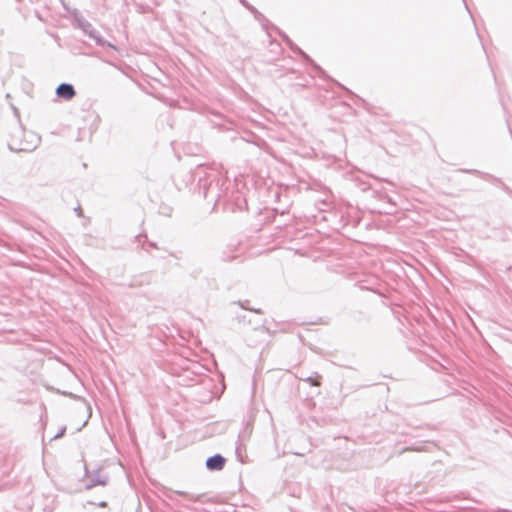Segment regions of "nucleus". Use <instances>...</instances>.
<instances>
[{
    "instance_id": "3",
    "label": "nucleus",
    "mask_w": 512,
    "mask_h": 512,
    "mask_svg": "<svg viewBox=\"0 0 512 512\" xmlns=\"http://www.w3.org/2000/svg\"><path fill=\"white\" fill-rule=\"evenodd\" d=\"M78 26L81 28V30L89 36L91 39H93L97 45L99 46H108L114 50H116V46L111 44L110 42L103 39V37L100 35L99 31L94 28V26L89 23L85 19H78Z\"/></svg>"
},
{
    "instance_id": "17",
    "label": "nucleus",
    "mask_w": 512,
    "mask_h": 512,
    "mask_svg": "<svg viewBox=\"0 0 512 512\" xmlns=\"http://www.w3.org/2000/svg\"><path fill=\"white\" fill-rule=\"evenodd\" d=\"M94 485H88L86 489H91Z\"/></svg>"
},
{
    "instance_id": "18",
    "label": "nucleus",
    "mask_w": 512,
    "mask_h": 512,
    "mask_svg": "<svg viewBox=\"0 0 512 512\" xmlns=\"http://www.w3.org/2000/svg\"><path fill=\"white\" fill-rule=\"evenodd\" d=\"M14 112L17 114L18 110L16 107H13Z\"/></svg>"
},
{
    "instance_id": "6",
    "label": "nucleus",
    "mask_w": 512,
    "mask_h": 512,
    "mask_svg": "<svg viewBox=\"0 0 512 512\" xmlns=\"http://www.w3.org/2000/svg\"><path fill=\"white\" fill-rule=\"evenodd\" d=\"M56 95L64 100H71L76 95L74 86L70 83H61L56 88Z\"/></svg>"
},
{
    "instance_id": "12",
    "label": "nucleus",
    "mask_w": 512,
    "mask_h": 512,
    "mask_svg": "<svg viewBox=\"0 0 512 512\" xmlns=\"http://www.w3.org/2000/svg\"><path fill=\"white\" fill-rule=\"evenodd\" d=\"M74 210H75V212L77 213V215H78L79 217H81V216H82V209H81V207H80V206L76 207Z\"/></svg>"
},
{
    "instance_id": "2",
    "label": "nucleus",
    "mask_w": 512,
    "mask_h": 512,
    "mask_svg": "<svg viewBox=\"0 0 512 512\" xmlns=\"http://www.w3.org/2000/svg\"><path fill=\"white\" fill-rule=\"evenodd\" d=\"M25 134L21 127H18L16 131L11 135V141L8 143V148L13 152H31L37 148L40 143V137L30 132L28 134L30 139H20V136Z\"/></svg>"
},
{
    "instance_id": "14",
    "label": "nucleus",
    "mask_w": 512,
    "mask_h": 512,
    "mask_svg": "<svg viewBox=\"0 0 512 512\" xmlns=\"http://www.w3.org/2000/svg\"><path fill=\"white\" fill-rule=\"evenodd\" d=\"M100 507L104 508L107 506V503L105 501H102L98 504Z\"/></svg>"
},
{
    "instance_id": "1",
    "label": "nucleus",
    "mask_w": 512,
    "mask_h": 512,
    "mask_svg": "<svg viewBox=\"0 0 512 512\" xmlns=\"http://www.w3.org/2000/svg\"><path fill=\"white\" fill-rule=\"evenodd\" d=\"M217 171L208 165L200 164L191 173L193 182H197L199 190L204 198H208L210 190L213 188L214 181L217 180Z\"/></svg>"
},
{
    "instance_id": "20",
    "label": "nucleus",
    "mask_w": 512,
    "mask_h": 512,
    "mask_svg": "<svg viewBox=\"0 0 512 512\" xmlns=\"http://www.w3.org/2000/svg\"><path fill=\"white\" fill-rule=\"evenodd\" d=\"M18 2H20L21 0H17Z\"/></svg>"
},
{
    "instance_id": "11",
    "label": "nucleus",
    "mask_w": 512,
    "mask_h": 512,
    "mask_svg": "<svg viewBox=\"0 0 512 512\" xmlns=\"http://www.w3.org/2000/svg\"><path fill=\"white\" fill-rule=\"evenodd\" d=\"M65 431L66 427H62L61 430L53 436L52 440L62 437L65 434Z\"/></svg>"
},
{
    "instance_id": "10",
    "label": "nucleus",
    "mask_w": 512,
    "mask_h": 512,
    "mask_svg": "<svg viewBox=\"0 0 512 512\" xmlns=\"http://www.w3.org/2000/svg\"><path fill=\"white\" fill-rule=\"evenodd\" d=\"M240 3L245 7L247 8L249 11H251L252 13L255 14V17H257L258 15H260V13L257 11V9L252 6L251 4H249L246 0H239Z\"/></svg>"
},
{
    "instance_id": "5",
    "label": "nucleus",
    "mask_w": 512,
    "mask_h": 512,
    "mask_svg": "<svg viewBox=\"0 0 512 512\" xmlns=\"http://www.w3.org/2000/svg\"><path fill=\"white\" fill-rule=\"evenodd\" d=\"M252 434V427L247 423L244 429L239 433L238 440L236 442V454L240 457L242 450L245 448V442L249 440Z\"/></svg>"
},
{
    "instance_id": "15",
    "label": "nucleus",
    "mask_w": 512,
    "mask_h": 512,
    "mask_svg": "<svg viewBox=\"0 0 512 512\" xmlns=\"http://www.w3.org/2000/svg\"><path fill=\"white\" fill-rule=\"evenodd\" d=\"M242 308L248 309L243 303L240 304Z\"/></svg>"
},
{
    "instance_id": "19",
    "label": "nucleus",
    "mask_w": 512,
    "mask_h": 512,
    "mask_svg": "<svg viewBox=\"0 0 512 512\" xmlns=\"http://www.w3.org/2000/svg\"><path fill=\"white\" fill-rule=\"evenodd\" d=\"M99 484H102V485H105L106 482L104 481H101V482H98Z\"/></svg>"
},
{
    "instance_id": "8",
    "label": "nucleus",
    "mask_w": 512,
    "mask_h": 512,
    "mask_svg": "<svg viewBox=\"0 0 512 512\" xmlns=\"http://www.w3.org/2000/svg\"><path fill=\"white\" fill-rule=\"evenodd\" d=\"M151 283V277L148 274H141L139 276H135L131 279L128 284L131 288L141 287L145 285H149Z\"/></svg>"
},
{
    "instance_id": "4",
    "label": "nucleus",
    "mask_w": 512,
    "mask_h": 512,
    "mask_svg": "<svg viewBox=\"0 0 512 512\" xmlns=\"http://www.w3.org/2000/svg\"><path fill=\"white\" fill-rule=\"evenodd\" d=\"M282 39L285 41V43L290 47V49L294 52L299 54L307 63H309L313 69L319 74H324L323 69L307 54L305 53L300 47H298L293 41L286 35H281Z\"/></svg>"
},
{
    "instance_id": "9",
    "label": "nucleus",
    "mask_w": 512,
    "mask_h": 512,
    "mask_svg": "<svg viewBox=\"0 0 512 512\" xmlns=\"http://www.w3.org/2000/svg\"><path fill=\"white\" fill-rule=\"evenodd\" d=\"M300 379L309 383L311 386L318 387V386H320L321 376L315 372L311 376H301Z\"/></svg>"
},
{
    "instance_id": "16",
    "label": "nucleus",
    "mask_w": 512,
    "mask_h": 512,
    "mask_svg": "<svg viewBox=\"0 0 512 512\" xmlns=\"http://www.w3.org/2000/svg\"><path fill=\"white\" fill-rule=\"evenodd\" d=\"M252 311H254V309H251ZM256 313H261V310L258 309V310H255Z\"/></svg>"
},
{
    "instance_id": "7",
    "label": "nucleus",
    "mask_w": 512,
    "mask_h": 512,
    "mask_svg": "<svg viewBox=\"0 0 512 512\" xmlns=\"http://www.w3.org/2000/svg\"><path fill=\"white\" fill-rule=\"evenodd\" d=\"M226 459L221 454L210 456L206 460V467L210 471L222 470L225 466Z\"/></svg>"
},
{
    "instance_id": "13",
    "label": "nucleus",
    "mask_w": 512,
    "mask_h": 512,
    "mask_svg": "<svg viewBox=\"0 0 512 512\" xmlns=\"http://www.w3.org/2000/svg\"><path fill=\"white\" fill-rule=\"evenodd\" d=\"M149 246L152 247V248L158 249V246H157V244L155 242H150Z\"/></svg>"
}]
</instances>
